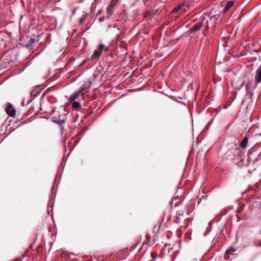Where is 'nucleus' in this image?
I'll use <instances>...</instances> for the list:
<instances>
[{
    "instance_id": "nucleus-2",
    "label": "nucleus",
    "mask_w": 261,
    "mask_h": 261,
    "mask_svg": "<svg viewBox=\"0 0 261 261\" xmlns=\"http://www.w3.org/2000/svg\"><path fill=\"white\" fill-rule=\"evenodd\" d=\"M257 84L255 80L254 81L253 77H251L250 79H248L247 81H244L242 84V86H245L247 93H248L251 89H255L257 87Z\"/></svg>"
},
{
    "instance_id": "nucleus-25",
    "label": "nucleus",
    "mask_w": 261,
    "mask_h": 261,
    "mask_svg": "<svg viewBox=\"0 0 261 261\" xmlns=\"http://www.w3.org/2000/svg\"><path fill=\"white\" fill-rule=\"evenodd\" d=\"M260 233H261V230H260Z\"/></svg>"
},
{
    "instance_id": "nucleus-14",
    "label": "nucleus",
    "mask_w": 261,
    "mask_h": 261,
    "mask_svg": "<svg viewBox=\"0 0 261 261\" xmlns=\"http://www.w3.org/2000/svg\"><path fill=\"white\" fill-rule=\"evenodd\" d=\"M98 47H99V50H100L102 53L107 52L109 49V47L106 46L103 44H99Z\"/></svg>"
},
{
    "instance_id": "nucleus-7",
    "label": "nucleus",
    "mask_w": 261,
    "mask_h": 261,
    "mask_svg": "<svg viewBox=\"0 0 261 261\" xmlns=\"http://www.w3.org/2000/svg\"><path fill=\"white\" fill-rule=\"evenodd\" d=\"M91 87V82L90 80H87L84 81V84L81 86L79 91L81 93H85L88 91Z\"/></svg>"
},
{
    "instance_id": "nucleus-10",
    "label": "nucleus",
    "mask_w": 261,
    "mask_h": 261,
    "mask_svg": "<svg viewBox=\"0 0 261 261\" xmlns=\"http://www.w3.org/2000/svg\"><path fill=\"white\" fill-rule=\"evenodd\" d=\"M255 79L257 84L261 82V66L256 71Z\"/></svg>"
},
{
    "instance_id": "nucleus-1",
    "label": "nucleus",
    "mask_w": 261,
    "mask_h": 261,
    "mask_svg": "<svg viewBox=\"0 0 261 261\" xmlns=\"http://www.w3.org/2000/svg\"><path fill=\"white\" fill-rule=\"evenodd\" d=\"M220 15L217 14V12H210L203 18L205 22V28L208 29L210 24L216 23V21L219 19Z\"/></svg>"
},
{
    "instance_id": "nucleus-23",
    "label": "nucleus",
    "mask_w": 261,
    "mask_h": 261,
    "mask_svg": "<svg viewBox=\"0 0 261 261\" xmlns=\"http://www.w3.org/2000/svg\"><path fill=\"white\" fill-rule=\"evenodd\" d=\"M252 95V94L250 93V96H251Z\"/></svg>"
},
{
    "instance_id": "nucleus-8",
    "label": "nucleus",
    "mask_w": 261,
    "mask_h": 261,
    "mask_svg": "<svg viewBox=\"0 0 261 261\" xmlns=\"http://www.w3.org/2000/svg\"><path fill=\"white\" fill-rule=\"evenodd\" d=\"M234 4L233 1H229L226 2H222V7H223L222 10L224 13L227 12Z\"/></svg>"
},
{
    "instance_id": "nucleus-11",
    "label": "nucleus",
    "mask_w": 261,
    "mask_h": 261,
    "mask_svg": "<svg viewBox=\"0 0 261 261\" xmlns=\"http://www.w3.org/2000/svg\"><path fill=\"white\" fill-rule=\"evenodd\" d=\"M80 94H81V93L79 91L73 93L72 95H71L69 96V97L68 98V100L70 102L74 101L75 100H76L77 98V97H79V96Z\"/></svg>"
},
{
    "instance_id": "nucleus-4",
    "label": "nucleus",
    "mask_w": 261,
    "mask_h": 261,
    "mask_svg": "<svg viewBox=\"0 0 261 261\" xmlns=\"http://www.w3.org/2000/svg\"><path fill=\"white\" fill-rule=\"evenodd\" d=\"M204 26L205 27V22L204 20L202 19L200 22L195 24L192 28H191L189 32L191 34H193L198 31H199L202 27Z\"/></svg>"
},
{
    "instance_id": "nucleus-15",
    "label": "nucleus",
    "mask_w": 261,
    "mask_h": 261,
    "mask_svg": "<svg viewBox=\"0 0 261 261\" xmlns=\"http://www.w3.org/2000/svg\"><path fill=\"white\" fill-rule=\"evenodd\" d=\"M72 107L75 110H79L81 108V104L77 101H72Z\"/></svg>"
},
{
    "instance_id": "nucleus-12",
    "label": "nucleus",
    "mask_w": 261,
    "mask_h": 261,
    "mask_svg": "<svg viewBox=\"0 0 261 261\" xmlns=\"http://www.w3.org/2000/svg\"><path fill=\"white\" fill-rule=\"evenodd\" d=\"M248 143V138L247 137L245 136L241 141L240 146V147L243 148L245 149Z\"/></svg>"
},
{
    "instance_id": "nucleus-18",
    "label": "nucleus",
    "mask_w": 261,
    "mask_h": 261,
    "mask_svg": "<svg viewBox=\"0 0 261 261\" xmlns=\"http://www.w3.org/2000/svg\"><path fill=\"white\" fill-rule=\"evenodd\" d=\"M102 11L101 9L99 10L97 12V15H100L102 13Z\"/></svg>"
},
{
    "instance_id": "nucleus-6",
    "label": "nucleus",
    "mask_w": 261,
    "mask_h": 261,
    "mask_svg": "<svg viewBox=\"0 0 261 261\" xmlns=\"http://www.w3.org/2000/svg\"><path fill=\"white\" fill-rule=\"evenodd\" d=\"M200 1V0H187L185 1V4H186V8L191 9L197 8L199 5Z\"/></svg>"
},
{
    "instance_id": "nucleus-5",
    "label": "nucleus",
    "mask_w": 261,
    "mask_h": 261,
    "mask_svg": "<svg viewBox=\"0 0 261 261\" xmlns=\"http://www.w3.org/2000/svg\"><path fill=\"white\" fill-rule=\"evenodd\" d=\"M186 8V4H185V2H182L175 7L172 10V13H175L179 12L180 13H184L186 12L187 11Z\"/></svg>"
},
{
    "instance_id": "nucleus-17",
    "label": "nucleus",
    "mask_w": 261,
    "mask_h": 261,
    "mask_svg": "<svg viewBox=\"0 0 261 261\" xmlns=\"http://www.w3.org/2000/svg\"><path fill=\"white\" fill-rule=\"evenodd\" d=\"M236 250L235 249H233L232 248H229L228 249H227L226 251V253H229L230 251H234Z\"/></svg>"
},
{
    "instance_id": "nucleus-16",
    "label": "nucleus",
    "mask_w": 261,
    "mask_h": 261,
    "mask_svg": "<svg viewBox=\"0 0 261 261\" xmlns=\"http://www.w3.org/2000/svg\"><path fill=\"white\" fill-rule=\"evenodd\" d=\"M170 249V245H167V244H166L163 248V250H164V251L167 250L168 252H169Z\"/></svg>"
},
{
    "instance_id": "nucleus-19",
    "label": "nucleus",
    "mask_w": 261,
    "mask_h": 261,
    "mask_svg": "<svg viewBox=\"0 0 261 261\" xmlns=\"http://www.w3.org/2000/svg\"><path fill=\"white\" fill-rule=\"evenodd\" d=\"M104 20H105V17H100V18H99V21L100 22H102V21H104Z\"/></svg>"
},
{
    "instance_id": "nucleus-20",
    "label": "nucleus",
    "mask_w": 261,
    "mask_h": 261,
    "mask_svg": "<svg viewBox=\"0 0 261 261\" xmlns=\"http://www.w3.org/2000/svg\"><path fill=\"white\" fill-rule=\"evenodd\" d=\"M111 15V12H110L108 15H107L106 18H109Z\"/></svg>"
},
{
    "instance_id": "nucleus-13",
    "label": "nucleus",
    "mask_w": 261,
    "mask_h": 261,
    "mask_svg": "<svg viewBox=\"0 0 261 261\" xmlns=\"http://www.w3.org/2000/svg\"><path fill=\"white\" fill-rule=\"evenodd\" d=\"M102 52L100 50H99V47L95 49L92 56V58H98L101 55Z\"/></svg>"
},
{
    "instance_id": "nucleus-24",
    "label": "nucleus",
    "mask_w": 261,
    "mask_h": 261,
    "mask_svg": "<svg viewBox=\"0 0 261 261\" xmlns=\"http://www.w3.org/2000/svg\"><path fill=\"white\" fill-rule=\"evenodd\" d=\"M60 0H57V2H59Z\"/></svg>"
},
{
    "instance_id": "nucleus-3",
    "label": "nucleus",
    "mask_w": 261,
    "mask_h": 261,
    "mask_svg": "<svg viewBox=\"0 0 261 261\" xmlns=\"http://www.w3.org/2000/svg\"><path fill=\"white\" fill-rule=\"evenodd\" d=\"M66 119V115L63 114L58 115V116L55 115L51 118V120L54 122L57 123L61 126H62L65 122Z\"/></svg>"
},
{
    "instance_id": "nucleus-9",
    "label": "nucleus",
    "mask_w": 261,
    "mask_h": 261,
    "mask_svg": "<svg viewBox=\"0 0 261 261\" xmlns=\"http://www.w3.org/2000/svg\"><path fill=\"white\" fill-rule=\"evenodd\" d=\"M6 112L10 116L12 117L15 115L16 111L10 103H8L7 104Z\"/></svg>"
},
{
    "instance_id": "nucleus-21",
    "label": "nucleus",
    "mask_w": 261,
    "mask_h": 261,
    "mask_svg": "<svg viewBox=\"0 0 261 261\" xmlns=\"http://www.w3.org/2000/svg\"><path fill=\"white\" fill-rule=\"evenodd\" d=\"M246 109H247V110H250V108H249V106H247L246 107Z\"/></svg>"
},
{
    "instance_id": "nucleus-22",
    "label": "nucleus",
    "mask_w": 261,
    "mask_h": 261,
    "mask_svg": "<svg viewBox=\"0 0 261 261\" xmlns=\"http://www.w3.org/2000/svg\"><path fill=\"white\" fill-rule=\"evenodd\" d=\"M144 2L145 3V2L147 1L148 0H144Z\"/></svg>"
}]
</instances>
